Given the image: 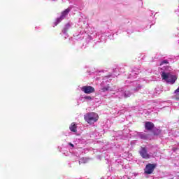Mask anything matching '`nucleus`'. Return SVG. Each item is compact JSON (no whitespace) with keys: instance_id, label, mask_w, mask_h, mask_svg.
Listing matches in <instances>:
<instances>
[{"instance_id":"obj_5","label":"nucleus","mask_w":179,"mask_h":179,"mask_svg":"<svg viewBox=\"0 0 179 179\" xmlns=\"http://www.w3.org/2000/svg\"><path fill=\"white\" fill-rule=\"evenodd\" d=\"M80 89L85 94H92V93H94L95 92L94 87L89 85L83 86Z\"/></svg>"},{"instance_id":"obj_9","label":"nucleus","mask_w":179,"mask_h":179,"mask_svg":"<svg viewBox=\"0 0 179 179\" xmlns=\"http://www.w3.org/2000/svg\"><path fill=\"white\" fill-rule=\"evenodd\" d=\"M145 129L150 131V129H153L155 124H153V123L150 122H145Z\"/></svg>"},{"instance_id":"obj_13","label":"nucleus","mask_w":179,"mask_h":179,"mask_svg":"<svg viewBox=\"0 0 179 179\" xmlns=\"http://www.w3.org/2000/svg\"><path fill=\"white\" fill-rule=\"evenodd\" d=\"M108 90H110L111 92V91H113V89H110V87H108V86L102 88V92H107Z\"/></svg>"},{"instance_id":"obj_6","label":"nucleus","mask_w":179,"mask_h":179,"mask_svg":"<svg viewBox=\"0 0 179 179\" xmlns=\"http://www.w3.org/2000/svg\"><path fill=\"white\" fill-rule=\"evenodd\" d=\"M119 97H129L131 96V92L129 91H125L124 88H120L118 90Z\"/></svg>"},{"instance_id":"obj_10","label":"nucleus","mask_w":179,"mask_h":179,"mask_svg":"<svg viewBox=\"0 0 179 179\" xmlns=\"http://www.w3.org/2000/svg\"><path fill=\"white\" fill-rule=\"evenodd\" d=\"M70 130L72 132H76V124H75V122L71 123L70 126Z\"/></svg>"},{"instance_id":"obj_12","label":"nucleus","mask_w":179,"mask_h":179,"mask_svg":"<svg viewBox=\"0 0 179 179\" xmlns=\"http://www.w3.org/2000/svg\"><path fill=\"white\" fill-rule=\"evenodd\" d=\"M139 136L141 139H148V136L143 133L140 134Z\"/></svg>"},{"instance_id":"obj_18","label":"nucleus","mask_w":179,"mask_h":179,"mask_svg":"<svg viewBox=\"0 0 179 179\" xmlns=\"http://www.w3.org/2000/svg\"><path fill=\"white\" fill-rule=\"evenodd\" d=\"M52 1H57V0H52Z\"/></svg>"},{"instance_id":"obj_14","label":"nucleus","mask_w":179,"mask_h":179,"mask_svg":"<svg viewBox=\"0 0 179 179\" xmlns=\"http://www.w3.org/2000/svg\"><path fill=\"white\" fill-rule=\"evenodd\" d=\"M86 162H87V159L86 158H81V159L79 160L80 164H82V163H86Z\"/></svg>"},{"instance_id":"obj_2","label":"nucleus","mask_w":179,"mask_h":179,"mask_svg":"<svg viewBox=\"0 0 179 179\" xmlns=\"http://www.w3.org/2000/svg\"><path fill=\"white\" fill-rule=\"evenodd\" d=\"M85 120L87 124H90V125H93L94 122H97V120H99V115L96 113H88L85 115H84Z\"/></svg>"},{"instance_id":"obj_7","label":"nucleus","mask_w":179,"mask_h":179,"mask_svg":"<svg viewBox=\"0 0 179 179\" xmlns=\"http://www.w3.org/2000/svg\"><path fill=\"white\" fill-rule=\"evenodd\" d=\"M155 164H148L146 165L145 169V174H152L153 173V171L155 170Z\"/></svg>"},{"instance_id":"obj_16","label":"nucleus","mask_w":179,"mask_h":179,"mask_svg":"<svg viewBox=\"0 0 179 179\" xmlns=\"http://www.w3.org/2000/svg\"><path fill=\"white\" fill-rule=\"evenodd\" d=\"M69 145L71 147L73 148V144L69 143Z\"/></svg>"},{"instance_id":"obj_4","label":"nucleus","mask_w":179,"mask_h":179,"mask_svg":"<svg viewBox=\"0 0 179 179\" xmlns=\"http://www.w3.org/2000/svg\"><path fill=\"white\" fill-rule=\"evenodd\" d=\"M69 12H71V8H66V10H64L62 13L60 17L57 18V20L55 22V26H57V24H59L62 20H64V19H65V17H66V16L68 15V13H69Z\"/></svg>"},{"instance_id":"obj_17","label":"nucleus","mask_w":179,"mask_h":179,"mask_svg":"<svg viewBox=\"0 0 179 179\" xmlns=\"http://www.w3.org/2000/svg\"><path fill=\"white\" fill-rule=\"evenodd\" d=\"M134 177H136V173H134Z\"/></svg>"},{"instance_id":"obj_11","label":"nucleus","mask_w":179,"mask_h":179,"mask_svg":"<svg viewBox=\"0 0 179 179\" xmlns=\"http://www.w3.org/2000/svg\"><path fill=\"white\" fill-rule=\"evenodd\" d=\"M82 99H84V100H87V101L93 100V98H92V96L87 95H83Z\"/></svg>"},{"instance_id":"obj_3","label":"nucleus","mask_w":179,"mask_h":179,"mask_svg":"<svg viewBox=\"0 0 179 179\" xmlns=\"http://www.w3.org/2000/svg\"><path fill=\"white\" fill-rule=\"evenodd\" d=\"M139 155L143 159H145L147 160L148 159H151V157H153V154L152 152H148L145 147L141 148Z\"/></svg>"},{"instance_id":"obj_1","label":"nucleus","mask_w":179,"mask_h":179,"mask_svg":"<svg viewBox=\"0 0 179 179\" xmlns=\"http://www.w3.org/2000/svg\"><path fill=\"white\" fill-rule=\"evenodd\" d=\"M167 64H169V62L166 60H164L160 64V68L164 71V72H162V78L164 80H166V82H167L168 83H171V85H173V83H176V80H177V76L171 74V73L167 72L168 71H171V68L169 67V66H163V65H167Z\"/></svg>"},{"instance_id":"obj_8","label":"nucleus","mask_w":179,"mask_h":179,"mask_svg":"<svg viewBox=\"0 0 179 179\" xmlns=\"http://www.w3.org/2000/svg\"><path fill=\"white\" fill-rule=\"evenodd\" d=\"M69 27H71V24H66L65 27L62 30V37H64V38H66L68 37V34H66V31L68 29H69Z\"/></svg>"},{"instance_id":"obj_15","label":"nucleus","mask_w":179,"mask_h":179,"mask_svg":"<svg viewBox=\"0 0 179 179\" xmlns=\"http://www.w3.org/2000/svg\"><path fill=\"white\" fill-rule=\"evenodd\" d=\"M155 92H156V93L160 94V92H161L162 91H160V89H159V88H155Z\"/></svg>"}]
</instances>
